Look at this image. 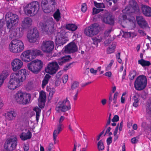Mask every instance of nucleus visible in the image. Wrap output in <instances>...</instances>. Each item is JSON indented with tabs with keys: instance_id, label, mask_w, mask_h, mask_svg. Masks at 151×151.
<instances>
[{
	"instance_id": "nucleus-36",
	"label": "nucleus",
	"mask_w": 151,
	"mask_h": 151,
	"mask_svg": "<svg viewBox=\"0 0 151 151\" xmlns=\"http://www.w3.org/2000/svg\"><path fill=\"white\" fill-rule=\"evenodd\" d=\"M97 147L99 151L103 150L104 149V142L102 139H101L97 143Z\"/></svg>"
},
{
	"instance_id": "nucleus-3",
	"label": "nucleus",
	"mask_w": 151,
	"mask_h": 151,
	"mask_svg": "<svg viewBox=\"0 0 151 151\" xmlns=\"http://www.w3.org/2000/svg\"><path fill=\"white\" fill-rule=\"evenodd\" d=\"M43 63L41 60L36 59L28 63V69L35 74H37L41 70L43 67Z\"/></svg>"
},
{
	"instance_id": "nucleus-57",
	"label": "nucleus",
	"mask_w": 151,
	"mask_h": 151,
	"mask_svg": "<svg viewBox=\"0 0 151 151\" xmlns=\"http://www.w3.org/2000/svg\"><path fill=\"white\" fill-rule=\"evenodd\" d=\"M119 123H118L116 127L115 128L114 131L113 133V134L114 136H115L116 135H117V134L118 132V130L119 129Z\"/></svg>"
},
{
	"instance_id": "nucleus-9",
	"label": "nucleus",
	"mask_w": 151,
	"mask_h": 151,
	"mask_svg": "<svg viewBox=\"0 0 151 151\" xmlns=\"http://www.w3.org/2000/svg\"><path fill=\"white\" fill-rule=\"evenodd\" d=\"M99 24L94 23L86 27L84 30V33L88 36L92 37L98 34L99 31L98 30Z\"/></svg>"
},
{
	"instance_id": "nucleus-48",
	"label": "nucleus",
	"mask_w": 151,
	"mask_h": 151,
	"mask_svg": "<svg viewBox=\"0 0 151 151\" xmlns=\"http://www.w3.org/2000/svg\"><path fill=\"white\" fill-rule=\"evenodd\" d=\"M102 15H101L100 14H98L95 15L93 18V20L94 21L96 22L100 18L101 19V17Z\"/></svg>"
},
{
	"instance_id": "nucleus-2",
	"label": "nucleus",
	"mask_w": 151,
	"mask_h": 151,
	"mask_svg": "<svg viewBox=\"0 0 151 151\" xmlns=\"http://www.w3.org/2000/svg\"><path fill=\"white\" fill-rule=\"evenodd\" d=\"M40 5L37 1H33L24 7V11L28 16H33L40 9Z\"/></svg>"
},
{
	"instance_id": "nucleus-12",
	"label": "nucleus",
	"mask_w": 151,
	"mask_h": 151,
	"mask_svg": "<svg viewBox=\"0 0 151 151\" xmlns=\"http://www.w3.org/2000/svg\"><path fill=\"white\" fill-rule=\"evenodd\" d=\"M114 19L112 14L108 12L103 14L101 17V20L103 22L112 26L114 24Z\"/></svg>"
},
{
	"instance_id": "nucleus-41",
	"label": "nucleus",
	"mask_w": 151,
	"mask_h": 151,
	"mask_svg": "<svg viewBox=\"0 0 151 151\" xmlns=\"http://www.w3.org/2000/svg\"><path fill=\"white\" fill-rule=\"evenodd\" d=\"M47 91L49 92V96L52 97V96L53 94L55 93V88H51L49 86H47Z\"/></svg>"
},
{
	"instance_id": "nucleus-20",
	"label": "nucleus",
	"mask_w": 151,
	"mask_h": 151,
	"mask_svg": "<svg viewBox=\"0 0 151 151\" xmlns=\"http://www.w3.org/2000/svg\"><path fill=\"white\" fill-rule=\"evenodd\" d=\"M11 65L13 70L14 71H16L22 68L23 63L21 60L16 58L12 61Z\"/></svg>"
},
{
	"instance_id": "nucleus-6",
	"label": "nucleus",
	"mask_w": 151,
	"mask_h": 151,
	"mask_svg": "<svg viewBox=\"0 0 151 151\" xmlns=\"http://www.w3.org/2000/svg\"><path fill=\"white\" fill-rule=\"evenodd\" d=\"M147 82V78L145 76L139 75L137 78L134 81V87L137 91H142L146 87Z\"/></svg>"
},
{
	"instance_id": "nucleus-5",
	"label": "nucleus",
	"mask_w": 151,
	"mask_h": 151,
	"mask_svg": "<svg viewBox=\"0 0 151 151\" xmlns=\"http://www.w3.org/2000/svg\"><path fill=\"white\" fill-rule=\"evenodd\" d=\"M31 96L29 93H24L21 91L17 92L15 95L16 101L19 104H26L30 101Z\"/></svg>"
},
{
	"instance_id": "nucleus-49",
	"label": "nucleus",
	"mask_w": 151,
	"mask_h": 151,
	"mask_svg": "<svg viewBox=\"0 0 151 151\" xmlns=\"http://www.w3.org/2000/svg\"><path fill=\"white\" fill-rule=\"evenodd\" d=\"M114 62V60H111V61L110 63H109V65L107 66L106 67L105 70L106 71L109 70H110L111 68V67L112 66V65L113 63Z\"/></svg>"
},
{
	"instance_id": "nucleus-52",
	"label": "nucleus",
	"mask_w": 151,
	"mask_h": 151,
	"mask_svg": "<svg viewBox=\"0 0 151 151\" xmlns=\"http://www.w3.org/2000/svg\"><path fill=\"white\" fill-rule=\"evenodd\" d=\"M87 9V7L86 6V3L83 4L82 5L81 10L84 13L86 11Z\"/></svg>"
},
{
	"instance_id": "nucleus-24",
	"label": "nucleus",
	"mask_w": 151,
	"mask_h": 151,
	"mask_svg": "<svg viewBox=\"0 0 151 151\" xmlns=\"http://www.w3.org/2000/svg\"><path fill=\"white\" fill-rule=\"evenodd\" d=\"M16 114L14 111L7 112L5 113L6 119L8 121L14 119L16 116Z\"/></svg>"
},
{
	"instance_id": "nucleus-33",
	"label": "nucleus",
	"mask_w": 151,
	"mask_h": 151,
	"mask_svg": "<svg viewBox=\"0 0 151 151\" xmlns=\"http://www.w3.org/2000/svg\"><path fill=\"white\" fill-rule=\"evenodd\" d=\"M33 110L36 113V119L37 122H38L40 114L41 111V109L38 107H35L33 108Z\"/></svg>"
},
{
	"instance_id": "nucleus-34",
	"label": "nucleus",
	"mask_w": 151,
	"mask_h": 151,
	"mask_svg": "<svg viewBox=\"0 0 151 151\" xmlns=\"http://www.w3.org/2000/svg\"><path fill=\"white\" fill-rule=\"evenodd\" d=\"M60 39V40H56V41L60 46L61 45H62L65 44L68 40L67 37H63L61 39Z\"/></svg>"
},
{
	"instance_id": "nucleus-32",
	"label": "nucleus",
	"mask_w": 151,
	"mask_h": 151,
	"mask_svg": "<svg viewBox=\"0 0 151 151\" xmlns=\"http://www.w3.org/2000/svg\"><path fill=\"white\" fill-rule=\"evenodd\" d=\"M131 6L132 7V10H133L131 11V13H137L139 12V7L136 3H133V4L131 5Z\"/></svg>"
},
{
	"instance_id": "nucleus-11",
	"label": "nucleus",
	"mask_w": 151,
	"mask_h": 151,
	"mask_svg": "<svg viewBox=\"0 0 151 151\" xmlns=\"http://www.w3.org/2000/svg\"><path fill=\"white\" fill-rule=\"evenodd\" d=\"M60 67L58 63L56 61H52L48 63L45 68L46 73L50 75H53L56 73Z\"/></svg>"
},
{
	"instance_id": "nucleus-43",
	"label": "nucleus",
	"mask_w": 151,
	"mask_h": 151,
	"mask_svg": "<svg viewBox=\"0 0 151 151\" xmlns=\"http://www.w3.org/2000/svg\"><path fill=\"white\" fill-rule=\"evenodd\" d=\"M122 31L123 33V35H122V37L125 38H130L131 37V32H126L122 30Z\"/></svg>"
},
{
	"instance_id": "nucleus-19",
	"label": "nucleus",
	"mask_w": 151,
	"mask_h": 151,
	"mask_svg": "<svg viewBox=\"0 0 151 151\" xmlns=\"http://www.w3.org/2000/svg\"><path fill=\"white\" fill-rule=\"evenodd\" d=\"M136 21L139 27L142 29L150 28L147 21L142 16H136Z\"/></svg>"
},
{
	"instance_id": "nucleus-59",
	"label": "nucleus",
	"mask_w": 151,
	"mask_h": 151,
	"mask_svg": "<svg viewBox=\"0 0 151 151\" xmlns=\"http://www.w3.org/2000/svg\"><path fill=\"white\" fill-rule=\"evenodd\" d=\"M103 75L109 77H111L112 75V74L110 71H108L105 73Z\"/></svg>"
},
{
	"instance_id": "nucleus-45",
	"label": "nucleus",
	"mask_w": 151,
	"mask_h": 151,
	"mask_svg": "<svg viewBox=\"0 0 151 151\" xmlns=\"http://www.w3.org/2000/svg\"><path fill=\"white\" fill-rule=\"evenodd\" d=\"M115 47L111 46V47H108L107 49L106 52L107 54H110L113 53L115 51Z\"/></svg>"
},
{
	"instance_id": "nucleus-56",
	"label": "nucleus",
	"mask_w": 151,
	"mask_h": 151,
	"mask_svg": "<svg viewBox=\"0 0 151 151\" xmlns=\"http://www.w3.org/2000/svg\"><path fill=\"white\" fill-rule=\"evenodd\" d=\"M64 119L65 117L63 116H61L59 119V124L58 125H60V127H62V124L61 123L64 120Z\"/></svg>"
},
{
	"instance_id": "nucleus-15",
	"label": "nucleus",
	"mask_w": 151,
	"mask_h": 151,
	"mask_svg": "<svg viewBox=\"0 0 151 151\" xmlns=\"http://www.w3.org/2000/svg\"><path fill=\"white\" fill-rule=\"evenodd\" d=\"M41 48L44 52L50 53L54 48V42L51 41H44L41 46Z\"/></svg>"
},
{
	"instance_id": "nucleus-29",
	"label": "nucleus",
	"mask_w": 151,
	"mask_h": 151,
	"mask_svg": "<svg viewBox=\"0 0 151 151\" xmlns=\"http://www.w3.org/2000/svg\"><path fill=\"white\" fill-rule=\"evenodd\" d=\"M138 63L143 67L149 66L151 65V63L149 61L142 59L138 60Z\"/></svg>"
},
{
	"instance_id": "nucleus-58",
	"label": "nucleus",
	"mask_w": 151,
	"mask_h": 151,
	"mask_svg": "<svg viewBox=\"0 0 151 151\" xmlns=\"http://www.w3.org/2000/svg\"><path fill=\"white\" fill-rule=\"evenodd\" d=\"M23 148L24 151H28L29 149V145L27 144H24Z\"/></svg>"
},
{
	"instance_id": "nucleus-4",
	"label": "nucleus",
	"mask_w": 151,
	"mask_h": 151,
	"mask_svg": "<svg viewBox=\"0 0 151 151\" xmlns=\"http://www.w3.org/2000/svg\"><path fill=\"white\" fill-rule=\"evenodd\" d=\"M6 25L8 28L12 29L14 26L17 25L19 21L18 16L11 12H9L5 16Z\"/></svg>"
},
{
	"instance_id": "nucleus-1",
	"label": "nucleus",
	"mask_w": 151,
	"mask_h": 151,
	"mask_svg": "<svg viewBox=\"0 0 151 151\" xmlns=\"http://www.w3.org/2000/svg\"><path fill=\"white\" fill-rule=\"evenodd\" d=\"M27 74L26 70L22 69L11 75V78L8 85V88L14 90L20 86V83L25 80Z\"/></svg>"
},
{
	"instance_id": "nucleus-44",
	"label": "nucleus",
	"mask_w": 151,
	"mask_h": 151,
	"mask_svg": "<svg viewBox=\"0 0 151 151\" xmlns=\"http://www.w3.org/2000/svg\"><path fill=\"white\" fill-rule=\"evenodd\" d=\"M137 74V72L135 70H132L129 72L128 76H131V75H132V77H130V80H133Z\"/></svg>"
},
{
	"instance_id": "nucleus-53",
	"label": "nucleus",
	"mask_w": 151,
	"mask_h": 151,
	"mask_svg": "<svg viewBox=\"0 0 151 151\" xmlns=\"http://www.w3.org/2000/svg\"><path fill=\"white\" fill-rule=\"evenodd\" d=\"M106 141L107 145L109 146L112 142V137L111 136L109 137L107 139Z\"/></svg>"
},
{
	"instance_id": "nucleus-64",
	"label": "nucleus",
	"mask_w": 151,
	"mask_h": 151,
	"mask_svg": "<svg viewBox=\"0 0 151 151\" xmlns=\"http://www.w3.org/2000/svg\"><path fill=\"white\" fill-rule=\"evenodd\" d=\"M90 72L93 74H96L97 72V70H95L93 68H91L90 69Z\"/></svg>"
},
{
	"instance_id": "nucleus-10",
	"label": "nucleus",
	"mask_w": 151,
	"mask_h": 151,
	"mask_svg": "<svg viewBox=\"0 0 151 151\" xmlns=\"http://www.w3.org/2000/svg\"><path fill=\"white\" fill-rule=\"evenodd\" d=\"M56 4L55 0H42V6L44 12L50 13L53 10L52 6Z\"/></svg>"
},
{
	"instance_id": "nucleus-27",
	"label": "nucleus",
	"mask_w": 151,
	"mask_h": 151,
	"mask_svg": "<svg viewBox=\"0 0 151 151\" xmlns=\"http://www.w3.org/2000/svg\"><path fill=\"white\" fill-rule=\"evenodd\" d=\"M71 59L70 55L65 56L59 59L58 60V63L60 65H62L66 62L69 61Z\"/></svg>"
},
{
	"instance_id": "nucleus-14",
	"label": "nucleus",
	"mask_w": 151,
	"mask_h": 151,
	"mask_svg": "<svg viewBox=\"0 0 151 151\" xmlns=\"http://www.w3.org/2000/svg\"><path fill=\"white\" fill-rule=\"evenodd\" d=\"M17 139L15 137L7 140L4 145L5 149L9 151L15 150L17 145Z\"/></svg>"
},
{
	"instance_id": "nucleus-51",
	"label": "nucleus",
	"mask_w": 151,
	"mask_h": 151,
	"mask_svg": "<svg viewBox=\"0 0 151 151\" xmlns=\"http://www.w3.org/2000/svg\"><path fill=\"white\" fill-rule=\"evenodd\" d=\"M93 44L95 45L96 47L98 46V43L100 41V40L96 38H93Z\"/></svg>"
},
{
	"instance_id": "nucleus-47",
	"label": "nucleus",
	"mask_w": 151,
	"mask_h": 151,
	"mask_svg": "<svg viewBox=\"0 0 151 151\" xmlns=\"http://www.w3.org/2000/svg\"><path fill=\"white\" fill-rule=\"evenodd\" d=\"M119 0H103V1L104 2H107L108 3V4L109 6H111L112 5V2L110 1H112L113 2L114 4L117 3Z\"/></svg>"
},
{
	"instance_id": "nucleus-40",
	"label": "nucleus",
	"mask_w": 151,
	"mask_h": 151,
	"mask_svg": "<svg viewBox=\"0 0 151 151\" xmlns=\"http://www.w3.org/2000/svg\"><path fill=\"white\" fill-rule=\"evenodd\" d=\"M94 5L98 8H105V6L103 3H97L96 1H93Z\"/></svg>"
},
{
	"instance_id": "nucleus-63",
	"label": "nucleus",
	"mask_w": 151,
	"mask_h": 151,
	"mask_svg": "<svg viewBox=\"0 0 151 151\" xmlns=\"http://www.w3.org/2000/svg\"><path fill=\"white\" fill-rule=\"evenodd\" d=\"M137 139L135 137L132 138L131 139V142L132 144H135L137 143Z\"/></svg>"
},
{
	"instance_id": "nucleus-39",
	"label": "nucleus",
	"mask_w": 151,
	"mask_h": 151,
	"mask_svg": "<svg viewBox=\"0 0 151 151\" xmlns=\"http://www.w3.org/2000/svg\"><path fill=\"white\" fill-rule=\"evenodd\" d=\"M32 52L34 58L35 56L42 55V52L39 50H32Z\"/></svg>"
},
{
	"instance_id": "nucleus-31",
	"label": "nucleus",
	"mask_w": 151,
	"mask_h": 151,
	"mask_svg": "<svg viewBox=\"0 0 151 151\" xmlns=\"http://www.w3.org/2000/svg\"><path fill=\"white\" fill-rule=\"evenodd\" d=\"M67 37L65 32L64 30H61L60 32L58 33L56 37V40H60V39H61L63 37Z\"/></svg>"
},
{
	"instance_id": "nucleus-8",
	"label": "nucleus",
	"mask_w": 151,
	"mask_h": 151,
	"mask_svg": "<svg viewBox=\"0 0 151 151\" xmlns=\"http://www.w3.org/2000/svg\"><path fill=\"white\" fill-rule=\"evenodd\" d=\"M54 24L53 21L51 20H48L45 22L40 23V28L43 32L50 35L52 34L54 30Z\"/></svg>"
},
{
	"instance_id": "nucleus-60",
	"label": "nucleus",
	"mask_w": 151,
	"mask_h": 151,
	"mask_svg": "<svg viewBox=\"0 0 151 151\" xmlns=\"http://www.w3.org/2000/svg\"><path fill=\"white\" fill-rule=\"evenodd\" d=\"M53 148V145L52 143H50L48 147V151H51V150Z\"/></svg>"
},
{
	"instance_id": "nucleus-55",
	"label": "nucleus",
	"mask_w": 151,
	"mask_h": 151,
	"mask_svg": "<svg viewBox=\"0 0 151 151\" xmlns=\"http://www.w3.org/2000/svg\"><path fill=\"white\" fill-rule=\"evenodd\" d=\"M72 65V63H71L68 65H67L65 66L63 68L64 70L66 71L71 67V65Z\"/></svg>"
},
{
	"instance_id": "nucleus-46",
	"label": "nucleus",
	"mask_w": 151,
	"mask_h": 151,
	"mask_svg": "<svg viewBox=\"0 0 151 151\" xmlns=\"http://www.w3.org/2000/svg\"><path fill=\"white\" fill-rule=\"evenodd\" d=\"M93 14L95 15L96 14H98L100 12H102L104 10V9H97L95 7H93Z\"/></svg>"
},
{
	"instance_id": "nucleus-61",
	"label": "nucleus",
	"mask_w": 151,
	"mask_h": 151,
	"mask_svg": "<svg viewBox=\"0 0 151 151\" xmlns=\"http://www.w3.org/2000/svg\"><path fill=\"white\" fill-rule=\"evenodd\" d=\"M138 32L139 34H141L142 35L144 36L146 35V33H145L144 31L142 30L139 29Z\"/></svg>"
},
{
	"instance_id": "nucleus-38",
	"label": "nucleus",
	"mask_w": 151,
	"mask_h": 151,
	"mask_svg": "<svg viewBox=\"0 0 151 151\" xmlns=\"http://www.w3.org/2000/svg\"><path fill=\"white\" fill-rule=\"evenodd\" d=\"M132 99L134 101V102L133 104V106L135 108L137 107L138 106V103L139 101L138 98L137 97L136 95L135 94L134 96Z\"/></svg>"
},
{
	"instance_id": "nucleus-23",
	"label": "nucleus",
	"mask_w": 151,
	"mask_h": 151,
	"mask_svg": "<svg viewBox=\"0 0 151 151\" xmlns=\"http://www.w3.org/2000/svg\"><path fill=\"white\" fill-rule=\"evenodd\" d=\"M143 13L146 16H151V7L148 6L144 5L141 8Z\"/></svg>"
},
{
	"instance_id": "nucleus-7",
	"label": "nucleus",
	"mask_w": 151,
	"mask_h": 151,
	"mask_svg": "<svg viewBox=\"0 0 151 151\" xmlns=\"http://www.w3.org/2000/svg\"><path fill=\"white\" fill-rule=\"evenodd\" d=\"M24 46L22 41L19 40H14L9 44V50L11 52L17 53L22 51Z\"/></svg>"
},
{
	"instance_id": "nucleus-21",
	"label": "nucleus",
	"mask_w": 151,
	"mask_h": 151,
	"mask_svg": "<svg viewBox=\"0 0 151 151\" xmlns=\"http://www.w3.org/2000/svg\"><path fill=\"white\" fill-rule=\"evenodd\" d=\"M64 51L65 53L70 54L76 52V43L74 40L65 47Z\"/></svg>"
},
{
	"instance_id": "nucleus-22",
	"label": "nucleus",
	"mask_w": 151,
	"mask_h": 151,
	"mask_svg": "<svg viewBox=\"0 0 151 151\" xmlns=\"http://www.w3.org/2000/svg\"><path fill=\"white\" fill-rule=\"evenodd\" d=\"M46 95L45 93L43 91H42L40 93L39 99V106L41 108H44L45 104V101L46 99Z\"/></svg>"
},
{
	"instance_id": "nucleus-37",
	"label": "nucleus",
	"mask_w": 151,
	"mask_h": 151,
	"mask_svg": "<svg viewBox=\"0 0 151 151\" xmlns=\"http://www.w3.org/2000/svg\"><path fill=\"white\" fill-rule=\"evenodd\" d=\"M9 74L8 71L6 70H4L1 73L0 75V77L5 80L8 77Z\"/></svg>"
},
{
	"instance_id": "nucleus-28",
	"label": "nucleus",
	"mask_w": 151,
	"mask_h": 151,
	"mask_svg": "<svg viewBox=\"0 0 151 151\" xmlns=\"http://www.w3.org/2000/svg\"><path fill=\"white\" fill-rule=\"evenodd\" d=\"M32 22L30 18L27 17L25 18L22 21V27L25 28L31 25Z\"/></svg>"
},
{
	"instance_id": "nucleus-26",
	"label": "nucleus",
	"mask_w": 151,
	"mask_h": 151,
	"mask_svg": "<svg viewBox=\"0 0 151 151\" xmlns=\"http://www.w3.org/2000/svg\"><path fill=\"white\" fill-rule=\"evenodd\" d=\"M60 125H58L57 129H55L53 132V140L54 141V144L56 143V138L57 136H58L60 132L62 130V129L61 127H60Z\"/></svg>"
},
{
	"instance_id": "nucleus-50",
	"label": "nucleus",
	"mask_w": 151,
	"mask_h": 151,
	"mask_svg": "<svg viewBox=\"0 0 151 151\" xmlns=\"http://www.w3.org/2000/svg\"><path fill=\"white\" fill-rule=\"evenodd\" d=\"M119 120V117L118 115H115L111 119V121L113 122H118Z\"/></svg>"
},
{
	"instance_id": "nucleus-25",
	"label": "nucleus",
	"mask_w": 151,
	"mask_h": 151,
	"mask_svg": "<svg viewBox=\"0 0 151 151\" xmlns=\"http://www.w3.org/2000/svg\"><path fill=\"white\" fill-rule=\"evenodd\" d=\"M32 137V133L28 130L27 132H23L20 135V137L22 140L25 141L30 139Z\"/></svg>"
},
{
	"instance_id": "nucleus-30",
	"label": "nucleus",
	"mask_w": 151,
	"mask_h": 151,
	"mask_svg": "<svg viewBox=\"0 0 151 151\" xmlns=\"http://www.w3.org/2000/svg\"><path fill=\"white\" fill-rule=\"evenodd\" d=\"M51 76L49 74H46L44 77V78L42 81V87L44 88L45 86L48 83Z\"/></svg>"
},
{
	"instance_id": "nucleus-18",
	"label": "nucleus",
	"mask_w": 151,
	"mask_h": 151,
	"mask_svg": "<svg viewBox=\"0 0 151 151\" xmlns=\"http://www.w3.org/2000/svg\"><path fill=\"white\" fill-rule=\"evenodd\" d=\"M22 60L26 62H28L34 59L32 50H28L23 52L20 55Z\"/></svg>"
},
{
	"instance_id": "nucleus-17",
	"label": "nucleus",
	"mask_w": 151,
	"mask_h": 151,
	"mask_svg": "<svg viewBox=\"0 0 151 151\" xmlns=\"http://www.w3.org/2000/svg\"><path fill=\"white\" fill-rule=\"evenodd\" d=\"M39 33L37 29H34L30 31L27 35L29 41L31 43L35 42L39 37Z\"/></svg>"
},
{
	"instance_id": "nucleus-54",
	"label": "nucleus",
	"mask_w": 151,
	"mask_h": 151,
	"mask_svg": "<svg viewBox=\"0 0 151 151\" xmlns=\"http://www.w3.org/2000/svg\"><path fill=\"white\" fill-rule=\"evenodd\" d=\"M63 82L64 83H66L68 79V76L67 75H65L63 76L62 77Z\"/></svg>"
},
{
	"instance_id": "nucleus-35",
	"label": "nucleus",
	"mask_w": 151,
	"mask_h": 151,
	"mask_svg": "<svg viewBox=\"0 0 151 151\" xmlns=\"http://www.w3.org/2000/svg\"><path fill=\"white\" fill-rule=\"evenodd\" d=\"M65 28L69 30L74 31L76 30V25L75 24H69L66 25Z\"/></svg>"
},
{
	"instance_id": "nucleus-62",
	"label": "nucleus",
	"mask_w": 151,
	"mask_h": 151,
	"mask_svg": "<svg viewBox=\"0 0 151 151\" xmlns=\"http://www.w3.org/2000/svg\"><path fill=\"white\" fill-rule=\"evenodd\" d=\"M113 100V98L112 97H109V101H108V106L109 107H110L111 106V102Z\"/></svg>"
},
{
	"instance_id": "nucleus-42",
	"label": "nucleus",
	"mask_w": 151,
	"mask_h": 151,
	"mask_svg": "<svg viewBox=\"0 0 151 151\" xmlns=\"http://www.w3.org/2000/svg\"><path fill=\"white\" fill-rule=\"evenodd\" d=\"M60 14L59 9H58L54 14V17L57 21H58L60 18Z\"/></svg>"
},
{
	"instance_id": "nucleus-13",
	"label": "nucleus",
	"mask_w": 151,
	"mask_h": 151,
	"mask_svg": "<svg viewBox=\"0 0 151 151\" xmlns=\"http://www.w3.org/2000/svg\"><path fill=\"white\" fill-rule=\"evenodd\" d=\"M70 109L69 101L67 98L65 100L60 101L57 104L55 109L56 111L59 112L60 111L64 112Z\"/></svg>"
},
{
	"instance_id": "nucleus-16",
	"label": "nucleus",
	"mask_w": 151,
	"mask_h": 151,
	"mask_svg": "<svg viewBox=\"0 0 151 151\" xmlns=\"http://www.w3.org/2000/svg\"><path fill=\"white\" fill-rule=\"evenodd\" d=\"M23 35V28L17 27L12 30L9 35V38L12 40L16 38H20Z\"/></svg>"
}]
</instances>
